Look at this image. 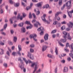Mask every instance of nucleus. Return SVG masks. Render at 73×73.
<instances>
[{"label": "nucleus", "mask_w": 73, "mask_h": 73, "mask_svg": "<svg viewBox=\"0 0 73 73\" xmlns=\"http://www.w3.org/2000/svg\"><path fill=\"white\" fill-rule=\"evenodd\" d=\"M7 24H6L4 25V29H6V28H7Z\"/></svg>", "instance_id": "41"}, {"label": "nucleus", "mask_w": 73, "mask_h": 73, "mask_svg": "<svg viewBox=\"0 0 73 73\" xmlns=\"http://www.w3.org/2000/svg\"><path fill=\"white\" fill-rule=\"evenodd\" d=\"M30 52H34V50H33V49L31 48L30 49Z\"/></svg>", "instance_id": "51"}, {"label": "nucleus", "mask_w": 73, "mask_h": 73, "mask_svg": "<svg viewBox=\"0 0 73 73\" xmlns=\"http://www.w3.org/2000/svg\"><path fill=\"white\" fill-rule=\"evenodd\" d=\"M27 56H28V57H29L31 59V60H33V59H34L33 55L29 53L27 55Z\"/></svg>", "instance_id": "10"}, {"label": "nucleus", "mask_w": 73, "mask_h": 73, "mask_svg": "<svg viewBox=\"0 0 73 73\" xmlns=\"http://www.w3.org/2000/svg\"><path fill=\"white\" fill-rule=\"evenodd\" d=\"M44 22H46V23H47L48 24H50V22H49L48 21H47L46 20L45 21H44Z\"/></svg>", "instance_id": "54"}, {"label": "nucleus", "mask_w": 73, "mask_h": 73, "mask_svg": "<svg viewBox=\"0 0 73 73\" xmlns=\"http://www.w3.org/2000/svg\"><path fill=\"white\" fill-rule=\"evenodd\" d=\"M62 33L64 35L63 36V37L64 38H66V37L67 36L68 33H67L65 31H63L62 32Z\"/></svg>", "instance_id": "9"}, {"label": "nucleus", "mask_w": 73, "mask_h": 73, "mask_svg": "<svg viewBox=\"0 0 73 73\" xmlns=\"http://www.w3.org/2000/svg\"><path fill=\"white\" fill-rule=\"evenodd\" d=\"M4 66H5V67H7V63H4L3 64Z\"/></svg>", "instance_id": "48"}, {"label": "nucleus", "mask_w": 73, "mask_h": 73, "mask_svg": "<svg viewBox=\"0 0 73 73\" xmlns=\"http://www.w3.org/2000/svg\"><path fill=\"white\" fill-rule=\"evenodd\" d=\"M58 43L59 45L61 46H64V45L62 44L61 42H59Z\"/></svg>", "instance_id": "30"}, {"label": "nucleus", "mask_w": 73, "mask_h": 73, "mask_svg": "<svg viewBox=\"0 0 73 73\" xmlns=\"http://www.w3.org/2000/svg\"><path fill=\"white\" fill-rule=\"evenodd\" d=\"M0 44L1 45H4V43L2 41H0Z\"/></svg>", "instance_id": "40"}, {"label": "nucleus", "mask_w": 73, "mask_h": 73, "mask_svg": "<svg viewBox=\"0 0 73 73\" xmlns=\"http://www.w3.org/2000/svg\"><path fill=\"white\" fill-rule=\"evenodd\" d=\"M40 31H42L44 29V28L42 27H41L40 28Z\"/></svg>", "instance_id": "57"}, {"label": "nucleus", "mask_w": 73, "mask_h": 73, "mask_svg": "<svg viewBox=\"0 0 73 73\" xmlns=\"http://www.w3.org/2000/svg\"><path fill=\"white\" fill-rule=\"evenodd\" d=\"M55 53L56 55H58V50L57 49V47H56L55 48Z\"/></svg>", "instance_id": "20"}, {"label": "nucleus", "mask_w": 73, "mask_h": 73, "mask_svg": "<svg viewBox=\"0 0 73 73\" xmlns=\"http://www.w3.org/2000/svg\"><path fill=\"white\" fill-rule=\"evenodd\" d=\"M16 52H13L12 53V55H13V56H16Z\"/></svg>", "instance_id": "44"}, {"label": "nucleus", "mask_w": 73, "mask_h": 73, "mask_svg": "<svg viewBox=\"0 0 73 73\" xmlns=\"http://www.w3.org/2000/svg\"><path fill=\"white\" fill-rule=\"evenodd\" d=\"M43 34H44V32L42 31L40 33V35H43Z\"/></svg>", "instance_id": "52"}, {"label": "nucleus", "mask_w": 73, "mask_h": 73, "mask_svg": "<svg viewBox=\"0 0 73 73\" xmlns=\"http://www.w3.org/2000/svg\"><path fill=\"white\" fill-rule=\"evenodd\" d=\"M19 5L20 4L19 3H17L15 4L14 5L15 7H19Z\"/></svg>", "instance_id": "25"}, {"label": "nucleus", "mask_w": 73, "mask_h": 73, "mask_svg": "<svg viewBox=\"0 0 73 73\" xmlns=\"http://www.w3.org/2000/svg\"><path fill=\"white\" fill-rule=\"evenodd\" d=\"M65 29V26H63L61 28V29L62 30H64Z\"/></svg>", "instance_id": "32"}, {"label": "nucleus", "mask_w": 73, "mask_h": 73, "mask_svg": "<svg viewBox=\"0 0 73 73\" xmlns=\"http://www.w3.org/2000/svg\"><path fill=\"white\" fill-rule=\"evenodd\" d=\"M25 24H29L31 26H28L26 28L27 29H31L32 27H33V25H32L30 22L29 21H26L25 22Z\"/></svg>", "instance_id": "7"}, {"label": "nucleus", "mask_w": 73, "mask_h": 73, "mask_svg": "<svg viewBox=\"0 0 73 73\" xmlns=\"http://www.w3.org/2000/svg\"><path fill=\"white\" fill-rule=\"evenodd\" d=\"M31 7L28 6L27 7L26 9L27 11H28V10H29V9H31Z\"/></svg>", "instance_id": "42"}, {"label": "nucleus", "mask_w": 73, "mask_h": 73, "mask_svg": "<svg viewBox=\"0 0 73 73\" xmlns=\"http://www.w3.org/2000/svg\"><path fill=\"white\" fill-rule=\"evenodd\" d=\"M1 34H2V35H6V34H5V33L4 32L1 33Z\"/></svg>", "instance_id": "62"}, {"label": "nucleus", "mask_w": 73, "mask_h": 73, "mask_svg": "<svg viewBox=\"0 0 73 73\" xmlns=\"http://www.w3.org/2000/svg\"><path fill=\"white\" fill-rule=\"evenodd\" d=\"M58 4L59 5H61L62 4V0H60Z\"/></svg>", "instance_id": "23"}, {"label": "nucleus", "mask_w": 73, "mask_h": 73, "mask_svg": "<svg viewBox=\"0 0 73 73\" xmlns=\"http://www.w3.org/2000/svg\"><path fill=\"white\" fill-rule=\"evenodd\" d=\"M46 48H47V47L46 46H43L42 48V51H44L46 50Z\"/></svg>", "instance_id": "19"}, {"label": "nucleus", "mask_w": 73, "mask_h": 73, "mask_svg": "<svg viewBox=\"0 0 73 73\" xmlns=\"http://www.w3.org/2000/svg\"><path fill=\"white\" fill-rule=\"evenodd\" d=\"M49 7V5L48 4H47L45 6H44L43 7V8H48Z\"/></svg>", "instance_id": "27"}, {"label": "nucleus", "mask_w": 73, "mask_h": 73, "mask_svg": "<svg viewBox=\"0 0 73 73\" xmlns=\"http://www.w3.org/2000/svg\"><path fill=\"white\" fill-rule=\"evenodd\" d=\"M56 31H57V30H54L51 32V33H56Z\"/></svg>", "instance_id": "34"}, {"label": "nucleus", "mask_w": 73, "mask_h": 73, "mask_svg": "<svg viewBox=\"0 0 73 73\" xmlns=\"http://www.w3.org/2000/svg\"><path fill=\"white\" fill-rule=\"evenodd\" d=\"M63 17L65 19V18L66 17V16L65 15H63Z\"/></svg>", "instance_id": "64"}, {"label": "nucleus", "mask_w": 73, "mask_h": 73, "mask_svg": "<svg viewBox=\"0 0 73 73\" xmlns=\"http://www.w3.org/2000/svg\"><path fill=\"white\" fill-rule=\"evenodd\" d=\"M69 46V43H66V47L64 48L66 52H69V50L67 49V47Z\"/></svg>", "instance_id": "8"}, {"label": "nucleus", "mask_w": 73, "mask_h": 73, "mask_svg": "<svg viewBox=\"0 0 73 73\" xmlns=\"http://www.w3.org/2000/svg\"><path fill=\"white\" fill-rule=\"evenodd\" d=\"M1 52H0L1 54H3L4 53V50H3V49H1Z\"/></svg>", "instance_id": "39"}, {"label": "nucleus", "mask_w": 73, "mask_h": 73, "mask_svg": "<svg viewBox=\"0 0 73 73\" xmlns=\"http://www.w3.org/2000/svg\"><path fill=\"white\" fill-rule=\"evenodd\" d=\"M13 38L14 42H16L17 41V37H16V36H14Z\"/></svg>", "instance_id": "28"}, {"label": "nucleus", "mask_w": 73, "mask_h": 73, "mask_svg": "<svg viewBox=\"0 0 73 73\" xmlns=\"http://www.w3.org/2000/svg\"><path fill=\"white\" fill-rule=\"evenodd\" d=\"M10 21L11 24H13V18H11L10 19Z\"/></svg>", "instance_id": "35"}, {"label": "nucleus", "mask_w": 73, "mask_h": 73, "mask_svg": "<svg viewBox=\"0 0 73 73\" xmlns=\"http://www.w3.org/2000/svg\"><path fill=\"white\" fill-rule=\"evenodd\" d=\"M67 12L69 17H72V13H73V10L70 11L68 12V11H67Z\"/></svg>", "instance_id": "13"}, {"label": "nucleus", "mask_w": 73, "mask_h": 73, "mask_svg": "<svg viewBox=\"0 0 73 73\" xmlns=\"http://www.w3.org/2000/svg\"><path fill=\"white\" fill-rule=\"evenodd\" d=\"M23 58V60L25 61V62H26V64H28V62L29 63H32V61H31L30 60H28V61L26 60V59L25 58Z\"/></svg>", "instance_id": "11"}, {"label": "nucleus", "mask_w": 73, "mask_h": 73, "mask_svg": "<svg viewBox=\"0 0 73 73\" xmlns=\"http://www.w3.org/2000/svg\"><path fill=\"white\" fill-rule=\"evenodd\" d=\"M62 24H66V22L65 21H64L61 22Z\"/></svg>", "instance_id": "36"}, {"label": "nucleus", "mask_w": 73, "mask_h": 73, "mask_svg": "<svg viewBox=\"0 0 73 73\" xmlns=\"http://www.w3.org/2000/svg\"><path fill=\"white\" fill-rule=\"evenodd\" d=\"M65 5L64 4L63 5V6L61 8V10H63V9H64V8H65Z\"/></svg>", "instance_id": "37"}, {"label": "nucleus", "mask_w": 73, "mask_h": 73, "mask_svg": "<svg viewBox=\"0 0 73 73\" xmlns=\"http://www.w3.org/2000/svg\"><path fill=\"white\" fill-rule=\"evenodd\" d=\"M23 71L24 73H25L26 72V68H23Z\"/></svg>", "instance_id": "55"}, {"label": "nucleus", "mask_w": 73, "mask_h": 73, "mask_svg": "<svg viewBox=\"0 0 73 73\" xmlns=\"http://www.w3.org/2000/svg\"><path fill=\"white\" fill-rule=\"evenodd\" d=\"M11 34H13V33H14V32L13 31V30H11Z\"/></svg>", "instance_id": "61"}, {"label": "nucleus", "mask_w": 73, "mask_h": 73, "mask_svg": "<svg viewBox=\"0 0 73 73\" xmlns=\"http://www.w3.org/2000/svg\"><path fill=\"white\" fill-rule=\"evenodd\" d=\"M9 2L10 4H15V2H13L12 0H9Z\"/></svg>", "instance_id": "22"}, {"label": "nucleus", "mask_w": 73, "mask_h": 73, "mask_svg": "<svg viewBox=\"0 0 73 73\" xmlns=\"http://www.w3.org/2000/svg\"><path fill=\"white\" fill-rule=\"evenodd\" d=\"M66 38H67L68 39V40H71L72 37L70 36L69 33L68 34V35L66 37V38H65V39H61L60 41H61V42H65L66 41Z\"/></svg>", "instance_id": "2"}, {"label": "nucleus", "mask_w": 73, "mask_h": 73, "mask_svg": "<svg viewBox=\"0 0 73 73\" xmlns=\"http://www.w3.org/2000/svg\"><path fill=\"white\" fill-rule=\"evenodd\" d=\"M23 17H25V16H26V14H25V13H23Z\"/></svg>", "instance_id": "46"}, {"label": "nucleus", "mask_w": 73, "mask_h": 73, "mask_svg": "<svg viewBox=\"0 0 73 73\" xmlns=\"http://www.w3.org/2000/svg\"><path fill=\"white\" fill-rule=\"evenodd\" d=\"M61 23H57L56 26L57 27H61Z\"/></svg>", "instance_id": "29"}, {"label": "nucleus", "mask_w": 73, "mask_h": 73, "mask_svg": "<svg viewBox=\"0 0 73 73\" xmlns=\"http://www.w3.org/2000/svg\"><path fill=\"white\" fill-rule=\"evenodd\" d=\"M30 47L31 48H33L35 47V45L33 44H31L30 45Z\"/></svg>", "instance_id": "38"}, {"label": "nucleus", "mask_w": 73, "mask_h": 73, "mask_svg": "<svg viewBox=\"0 0 73 73\" xmlns=\"http://www.w3.org/2000/svg\"><path fill=\"white\" fill-rule=\"evenodd\" d=\"M18 47L19 51L17 52V54H18L19 56H21V53H20V51L22 50V48L21 47V46L20 45H19L18 46Z\"/></svg>", "instance_id": "4"}, {"label": "nucleus", "mask_w": 73, "mask_h": 73, "mask_svg": "<svg viewBox=\"0 0 73 73\" xmlns=\"http://www.w3.org/2000/svg\"><path fill=\"white\" fill-rule=\"evenodd\" d=\"M61 13H62V12H57L55 14V17H57V16L59 14H61Z\"/></svg>", "instance_id": "21"}, {"label": "nucleus", "mask_w": 73, "mask_h": 73, "mask_svg": "<svg viewBox=\"0 0 73 73\" xmlns=\"http://www.w3.org/2000/svg\"><path fill=\"white\" fill-rule=\"evenodd\" d=\"M32 15H31V13H30L29 14V18L30 19H32Z\"/></svg>", "instance_id": "33"}, {"label": "nucleus", "mask_w": 73, "mask_h": 73, "mask_svg": "<svg viewBox=\"0 0 73 73\" xmlns=\"http://www.w3.org/2000/svg\"><path fill=\"white\" fill-rule=\"evenodd\" d=\"M40 13V12L39 11H38L37 12L36 14L37 15H39Z\"/></svg>", "instance_id": "50"}, {"label": "nucleus", "mask_w": 73, "mask_h": 73, "mask_svg": "<svg viewBox=\"0 0 73 73\" xmlns=\"http://www.w3.org/2000/svg\"><path fill=\"white\" fill-rule=\"evenodd\" d=\"M61 56L62 57H64V56H66V54H62L61 55Z\"/></svg>", "instance_id": "43"}, {"label": "nucleus", "mask_w": 73, "mask_h": 73, "mask_svg": "<svg viewBox=\"0 0 73 73\" xmlns=\"http://www.w3.org/2000/svg\"><path fill=\"white\" fill-rule=\"evenodd\" d=\"M48 57H50V58H54V56H52L50 54H48Z\"/></svg>", "instance_id": "26"}, {"label": "nucleus", "mask_w": 73, "mask_h": 73, "mask_svg": "<svg viewBox=\"0 0 73 73\" xmlns=\"http://www.w3.org/2000/svg\"><path fill=\"white\" fill-rule=\"evenodd\" d=\"M21 30L23 32V33L25 32V31H26V30H25V29L24 27L22 28L21 29Z\"/></svg>", "instance_id": "24"}, {"label": "nucleus", "mask_w": 73, "mask_h": 73, "mask_svg": "<svg viewBox=\"0 0 73 73\" xmlns=\"http://www.w3.org/2000/svg\"><path fill=\"white\" fill-rule=\"evenodd\" d=\"M37 36V35L36 34L31 35H30V38H33V39L35 41H37V39H36V37Z\"/></svg>", "instance_id": "6"}, {"label": "nucleus", "mask_w": 73, "mask_h": 73, "mask_svg": "<svg viewBox=\"0 0 73 73\" xmlns=\"http://www.w3.org/2000/svg\"><path fill=\"white\" fill-rule=\"evenodd\" d=\"M73 44H72L71 45H70V46H71V48L72 49V51H73Z\"/></svg>", "instance_id": "45"}, {"label": "nucleus", "mask_w": 73, "mask_h": 73, "mask_svg": "<svg viewBox=\"0 0 73 73\" xmlns=\"http://www.w3.org/2000/svg\"><path fill=\"white\" fill-rule=\"evenodd\" d=\"M69 23V24H67V25L69 28H72L73 26V23L71 22H70Z\"/></svg>", "instance_id": "12"}, {"label": "nucleus", "mask_w": 73, "mask_h": 73, "mask_svg": "<svg viewBox=\"0 0 73 73\" xmlns=\"http://www.w3.org/2000/svg\"><path fill=\"white\" fill-rule=\"evenodd\" d=\"M18 60L19 61H21V64H19V67L21 68V69H24V64H23V61H22V60L21 59V58H18Z\"/></svg>", "instance_id": "3"}, {"label": "nucleus", "mask_w": 73, "mask_h": 73, "mask_svg": "<svg viewBox=\"0 0 73 73\" xmlns=\"http://www.w3.org/2000/svg\"><path fill=\"white\" fill-rule=\"evenodd\" d=\"M42 2H40L38 3L37 5L38 7H41L42 5Z\"/></svg>", "instance_id": "18"}, {"label": "nucleus", "mask_w": 73, "mask_h": 73, "mask_svg": "<svg viewBox=\"0 0 73 73\" xmlns=\"http://www.w3.org/2000/svg\"><path fill=\"white\" fill-rule=\"evenodd\" d=\"M67 60H68V61H70L71 60V58L70 57H68L67 58Z\"/></svg>", "instance_id": "53"}, {"label": "nucleus", "mask_w": 73, "mask_h": 73, "mask_svg": "<svg viewBox=\"0 0 73 73\" xmlns=\"http://www.w3.org/2000/svg\"><path fill=\"white\" fill-rule=\"evenodd\" d=\"M70 4H71V1H68L67 2L66 4H64L66 7H67L68 9H70V8L71 7H70Z\"/></svg>", "instance_id": "5"}, {"label": "nucleus", "mask_w": 73, "mask_h": 73, "mask_svg": "<svg viewBox=\"0 0 73 73\" xmlns=\"http://www.w3.org/2000/svg\"><path fill=\"white\" fill-rule=\"evenodd\" d=\"M34 18H35V19H36V16L35 15V14L34 13H33L32 14Z\"/></svg>", "instance_id": "63"}, {"label": "nucleus", "mask_w": 73, "mask_h": 73, "mask_svg": "<svg viewBox=\"0 0 73 73\" xmlns=\"http://www.w3.org/2000/svg\"><path fill=\"white\" fill-rule=\"evenodd\" d=\"M22 4L24 6V7H25V3L23 2H22Z\"/></svg>", "instance_id": "56"}, {"label": "nucleus", "mask_w": 73, "mask_h": 73, "mask_svg": "<svg viewBox=\"0 0 73 73\" xmlns=\"http://www.w3.org/2000/svg\"><path fill=\"white\" fill-rule=\"evenodd\" d=\"M7 54H8V56H10V54H9V51H7Z\"/></svg>", "instance_id": "59"}, {"label": "nucleus", "mask_w": 73, "mask_h": 73, "mask_svg": "<svg viewBox=\"0 0 73 73\" xmlns=\"http://www.w3.org/2000/svg\"><path fill=\"white\" fill-rule=\"evenodd\" d=\"M48 34H46L44 36V38L45 40H47L48 39Z\"/></svg>", "instance_id": "15"}, {"label": "nucleus", "mask_w": 73, "mask_h": 73, "mask_svg": "<svg viewBox=\"0 0 73 73\" xmlns=\"http://www.w3.org/2000/svg\"><path fill=\"white\" fill-rule=\"evenodd\" d=\"M58 23V22L57 21H55L54 23L53 24H54V25H56L57 23Z\"/></svg>", "instance_id": "58"}, {"label": "nucleus", "mask_w": 73, "mask_h": 73, "mask_svg": "<svg viewBox=\"0 0 73 73\" xmlns=\"http://www.w3.org/2000/svg\"><path fill=\"white\" fill-rule=\"evenodd\" d=\"M36 22V20L34 19V20H33L32 21V23H35Z\"/></svg>", "instance_id": "60"}, {"label": "nucleus", "mask_w": 73, "mask_h": 73, "mask_svg": "<svg viewBox=\"0 0 73 73\" xmlns=\"http://www.w3.org/2000/svg\"><path fill=\"white\" fill-rule=\"evenodd\" d=\"M0 12L1 13V14L3 13V12H4V11H3V9H1Z\"/></svg>", "instance_id": "47"}, {"label": "nucleus", "mask_w": 73, "mask_h": 73, "mask_svg": "<svg viewBox=\"0 0 73 73\" xmlns=\"http://www.w3.org/2000/svg\"><path fill=\"white\" fill-rule=\"evenodd\" d=\"M38 63L37 62H35L33 63L32 64V65H31V67H33L34 65L35 66V67L34 68V70L33 71V73H35V72L36 70H37V69L38 68Z\"/></svg>", "instance_id": "1"}, {"label": "nucleus", "mask_w": 73, "mask_h": 73, "mask_svg": "<svg viewBox=\"0 0 73 73\" xmlns=\"http://www.w3.org/2000/svg\"><path fill=\"white\" fill-rule=\"evenodd\" d=\"M64 72H67L68 71V68L66 67H65L64 68Z\"/></svg>", "instance_id": "17"}, {"label": "nucleus", "mask_w": 73, "mask_h": 73, "mask_svg": "<svg viewBox=\"0 0 73 73\" xmlns=\"http://www.w3.org/2000/svg\"><path fill=\"white\" fill-rule=\"evenodd\" d=\"M34 25L35 27H38V24H34Z\"/></svg>", "instance_id": "49"}, {"label": "nucleus", "mask_w": 73, "mask_h": 73, "mask_svg": "<svg viewBox=\"0 0 73 73\" xmlns=\"http://www.w3.org/2000/svg\"><path fill=\"white\" fill-rule=\"evenodd\" d=\"M23 23H21L19 24L18 25L19 27H23Z\"/></svg>", "instance_id": "31"}, {"label": "nucleus", "mask_w": 73, "mask_h": 73, "mask_svg": "<svg viewBox=\"0 0 73 73\" xmlns=\"http://www.w3.org/2000/svg\"><path fill=\"white\" fill-rule=\"evenodd\" d=\"M17 19H20L21 20H23V16H21L20 17V14H18V15L17 17Z\"/></svg>", "instance_id": "16"}, {"label": "nucleus", "mask_w": 73, "mask_h": 73, "mask_svg": "<svg viewBox=\"0 0 73 73\" xmlns=\"http://www.w3.org/2000/svg\"><path fill=\"white\" fill-rule=\"evenodd\" d=\"M46 15L44 14L43 15V16L42 17V19L43 21H46V19H45V17H46Z\"/></svg>", "instance_id": "14"}]
</instances>
